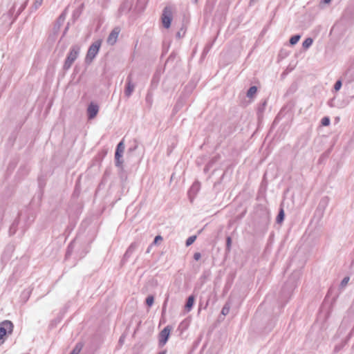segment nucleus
I'll use <instances>...</instances> for the list:
<instances>
[{"instance_id":"obj_1","label":"nucleus","mask_w":354,"mask_h":354,"mask_svg":"<svg viewBox=\"0 0 354 354\" xmlns=\"http://www.w3.org/2000/svg\"><path fill=\"white\" fill-rule=\"evenodd\" d=\"M299 278V272H293L283 286L281 292V299L287 302L288 299L291 297L293 290L297 286Z\"/></svg>"},{"instance_id":"obj_2","label":"nucleus","mask_w":354,"mask_h":354,"mask_svg":"<svg viewBox=\"0 0 354 354\" xmlns=\"http://www.w3.org/2000/svg\"><path fill=\"white\" fill-rule=\"evenodd\" d=\"M80 52V46L75 44V45H73L71 47L69 52L67 55V57L65 59V62L64 63V65H63L64 71H68L71 67V66L73 65L74 62L77 59V57L79 56Z\"/></svg>"},{"instance_id":"obj_3","label":"nucleus","mask_w":354,"mask_h":354,"mask_svg":"<svg viewBox=\"0 0 354 354\" xmlns=\"http://www.w3.org/2000/svg\"><path fill=\"white\" fill-rule=\"evenodd\" d=\"M101 43L100 40H97L89 46L85 57V62L87 64H90L98 53Z\"/></svg>"},{"instance_id":"obj_4","label":"nucleus","mask_w":354,"mask_h":354,"mask_svg":"<svg viewBox=\"0 0 354 354\" xmlns=\"http://www.w3.org/2000/svg\"><path fill=\"white\" fill-rule=\"evenodd\" d=\"M125 149L124 140H122L117 145L115 152V166L118 167H122L123 160H122V154Z\"/></svg>"},{"instance_id":"obj_5","label":"nucleus","mask_w":354,"mask_h":354,"mask_svg":"<svg viewBox=\"0 0 354 354\" xmlns=\"http://www.w3.org/2000/svg\"><path fill=\"white\" fill-rule=\"evenodd\" d=\"M161 19L162 25L165 28H169L172 20V8L170 6H166L162 11Z\"/></svg>"},{"instance_id":"obj_6","label":"nucleus","mask_w":354,"mask_h":354,"mask_svg":"<svg viewBox=\"0 0 354 354\" xmlns=\"http://www.w3.org/2000/svg\"><path fill=\"white\" fill-rule=\"evenodd\" d=\"M13 324L11 321L5 320L0 323V341L7 334H11L13 330Z\"/></svg>"},{"instance_id":"obj_7","label":"nucleus","mask_w":354,"mask_h":354,"mask_svg":"<svg viewBox=\"0 0 354 354\" xmlns=\"http://www.w3.org/2000/svg\"><path fill=\"white\" fill-rule=\"evenodd\" d=\"M172 327L169 325L165 327L158 335V346L162 347L166 344L170 335Z\"/></svg>"},{"instance_id":"obj_8","label":"nucleus","mask_w":354,"mask_h":354,"mask_svg":"<svg viewBox=\"0 0 354 354\" xmlns=\"http://www.w3.org/2000/svg\"><path fill=\"white\" fill-rule=\"evenodd\" d=\"M99 111V106L93 102H91L87 108V115L88 120L93 119Z\"/></svg>"},{"instance_id":"obj_9","label":"nucleus","mask_w":354,"mask_h":354,"mask_svg":"<svg viewBox=\"0 0 354 354\" xmlns=\"http://www.w3.org/2000/svg\"><path fill=\"white\" fill-rule=\"evenodd\" d=\"M135 88V84L132 82L131 75H129L127 78V84L124 89V95L129 97H130Z\"/></svg>"},{"instance_id":"obj_10","label":"nucleus","mask_w":354,"mask_h":354,"mask_svg":"<svg viewBox=\"0 0 354 354\" xmlns=\"http://www.w3.org/2000/svg\"><path fill=\"white\" fill-rule=\"evenodd\" d=\"M138 243H132L127 250L126 252L124 253L123 259L127 260L131 257V255L135 252V250L138 248Z\"/></svg>"},{"instance_id":"obj_11","label":"nucleus","mask_w":354,"mask_h":354,"mask_svg":"<svg viewBox=\"0 0 354 354\" xmlns=\"http://www.w3.org/2000/svg\"><path fill=\"white\" fill-rule=\"evenodd\" d=\"M118 35L119 30L118 28H114L109 34L107 39V42L111 45H113L116 42Z\"/></svg>"},{"instance_id":"obj_12","label":"nucleus","mask_w":354,"mask_h":354,"mask_svg":"<svg viewBox=\"0 0 354 354\" xmlns=\"http://www.w3.org/2000/svg\"><path fill=\"white\" fill-rule=\"evenodd\" d=\"M344 80L346 81L348 83L352 82L354 80V71L352 69H348L344 76H343Z\"/></svg>"},{"instance_id":"obj_13","label":"nucleus","mask_w":354,"mask_h":354,"mask_svg":"<svg viewBox=\"0 0 354 354\" xmlns=\"http://www.w3.org/2000/svg\"><path fill=\"white\" fill-rule=\"evenodd\" d=\"M195 301V297L194 295H190L188 297L185 308L187 311H190L194 306Z\"/></svg>"},{"instance_id":"obj_14","label":"nucleus","mask_w":354,"mask_h":354,"mask_svg":"<svg viewBox=\"0 0 354 354\" xmlns=\"http://www.w3.org/2000/svg\"><path fill=\"white\" fill-rule=\"evenodd\" d=\"M18 224H19L18 219H16L13 221V223H12V225L9 229L10 236H12L16 233Z\"/></svg>"},{"instance_id":"obj_15","label":"nucleus","mask_w":354,"mask_h":354,"mask_svg":"<svg viewBox=\"0 0 354 354\" xmlns=\"http://www.w3.org/2000/svg\"><path fill=\"white\" fill-rule=\"evenodd\" d=\"M200 189V183L198 182H195L194 183H193V185H192V187H190L189 190V194H196V193L198 192Z\"/></svg>"},{"instance_id":"obj_16","label":"nucleus","mask_w":354,"mask_h":354,"mask_svg":"<svg viewBox=\"0 0 354 354\" xmlns=\"http://www.w3.org/2000/svg\"><path fill=\"white\" fill-rule=\"evenodd\" d=\"M257 92V87L256 86H252L247 91V97L248 98H252Z\"/></svg>"},{"instance_id":"obj_17","label":"nucleus","mask_w":354,"mask_h":354,"mask_svg":"<svg viewBox=\"0 0 354 354\" xmlns=\"http://www.w3.org/2000/svg\"><path fill=\"white\" fill-rule=\"evenodd\" d=\"M284 217H285V213H284V210L283 208H281L279 209V212L278 213V215L276 218V222L277 223H281L283 220H284Z\"/></svg>"},{"instance_id":"obj_18","label":"nucleus","mask_w":354,"mask_h":354,"mask_svg":"<svg viewBox=\"0 0 354 354\" xmlns=\"http://www.w3.org/2000/svg\"><path fill=\"white\" fill-rule=\"evenodd\" d=\"M230 304L229 302H226L221 310V314L224 316L227 315L230 312Z\"/></svg>"},{"instance_id":"obj_19","label":"nucleus","mask_w":354,"mask_h":354,"mask_svg":"<svg viewBox=\"0 0 354 354\" xmlns=\"http://www.w3.org/2000/svg\"><path fill=\"white\" fill-rule=\"evenodd\" d=\"M232 247V238L230 236H227L226 238V246H225V252L229 253L231 251Z\"/></svg>"},{"instance_id":"obj_20","label":"nucleus","mask_w":354,"mask_h":354,"mask_svg":"<svg viewBox=\"0 0 354 354\" xmlns=\"http://www.w3.org/2000/svg\"><path fill=\"white\" fill-rule=\"evenodd\" d=\"M313 40L312 38H306L302 43V46L304 48H308L313 44Z\"/></svg>"},{"instance_id":"obj_21","label":"nucleus","mask_w":354,"mask_h":354,"mask_svg":"<svg viewBox=\"0 0 354 354\" xmlns=\"http://www.w3.org/2000/svg\"><path fill=\"white\" fill-rule=\"evenodd\" d=\"M301 36L299 35H295L292 36L289 40L291 45H295L300 39Z\"/></svg>"},{"instance_id":"obj_22","label":"nucleus","mask_w":354,"mask_h":354,"mask_svg":"<svg viewBox=\"0 0 354 354\" xmlns=\"http://www.w3.org/2000/svg\"><path fill=\"white\" fill-rule=\"evenodd\" d=\"M196 235H193V236H189L186 240V242H185L186 246L191 245L196 241Z\"/></svg>"},{"instance_id":"obj_23","label":"nucleus","mask_w":354,"mask_h":354,"mask_svg":"<svg viewBox=\"0 0 354 354\" xmlns=\"http://www.w3.org/2000/svg\"><path fill=\"white\" fill-rule=\"evenodd\" d=\"M154 302V297L153 295H149L147 298H146V304L148 306H151L153 305Z\"/></svg>"},{"instance_id":"obj_24","label":"nucleus","mask_w":354,"mask_h":354,"mask_svg":"<svg viewBox=\"0 0 354 354\" xmlns=\"http://www.w3.org/2000/svg\"><path fill=\"white\" fill-rule=\"evenodd\" d=\"M344 343H341L339 344H337L335 348H334V350H333V353L335 354L339 353L344 347Z\"/></svg>"},{"instance_id":"obj_25","label":"nucleus","mask_w":354,"mask_h":354,"mask_svg":"<svg viewBox=\"0 0 354 354\" xmlns=\"http://www.w3.org/2000/svg\"><path fill=\"white\" fill-rule=\"evenodd\" d=\"M342 86V80H338L334 85V89L335 90V91H338L341 88Z\"/></svg>"},{"instance_id":"obj_26","label":"nucleus","mask_w":354,"mask_h":354,"mask_svg":"<svg viewBox=\"0 0 354 354\" xmlns=\"http://www.w3.org/2000/svg\"><path fill=\"white\" fill-rule=\"evenodd\" d=\"M330 118L328 117H324L321 120V124L323 126H328L330 124Z\"/></svg>"},{"instance_id":"obj_27","label":"nucleus","mask_w":354,"mask_h":354,"mask_svg":"<svg viewBox=\"0 0 354 354\" xmlns=\"http://www.w3.org/2000/svg\"><path fill=\"white\" fill-rule=\"evenodd\" d=\"M349 277H345L340 283V288H344L349 281Z\"/></svg>"},{"instance_id":"obj_28","label":"nucleus","mask_w":354,"mask_h":354,"mask_svg":"<svg viewBox=\"0 0 354 354\" xmlns=\"http://www.w3.org/2000/svg\"><path fill=\"white\" fill-rule=\"evenodd\" d=\"M138 148V143L136 141H134V145L129 147L127 151V154H129L132 153L133 151H136Z\"/></svg>"},{"instance_id":"obj_29","label":"nucleus","mask_w":354,"mask_h":354,"mask_svg":"<svg viewBox=\"0 0 354 354\" xmlns=\"http://www.w3.org/2000/svg\"><path fill=\"white\" fill-rule=\"evenodd\" d=\"M26 5H27V1H25L22 5L20 6V7L19 8V9H18V10L17 12V16L19 15L21 13V12L26 7Z\"/></svg>"},{"instance_id":"obj_30","label":"nucleus","mask_w":354,"mask_h":354,"mask_svg":"<svg viewBox=\"0 0 354 354\" xmlns=\"http://www.w3.org/2000/svg\"><path fill=\"white\" fill-rule=\"evenodd\" d=\"M266 104H267V102H266V100H265L264 102H263L259 105V108H258V111H259V112H263V110L265 109V107H266Z\"/></svg>"},{"instance_id":"obj_31","label":"nucleus","mask_w":354,"mask_h":354,"mask_svg":"<svg viewBox=\"0 0 354 354\" xmlns=\"http://www.w3.org/2000/svg\"><path fill=\"white\" fill-rule=\"evenodd\" d=\"M81 351V347H79L78 345L73 349L70 354H79Z\"/></svg>"},{"instance_id":"obj_32","label":"nucleus","mask_w":354,"mask_h":354,"mask_svg":"<svg viewBox=\"0 0 354 354\" xmlns=\"http://www.w3.org/2000/svg\"><path fill=\"white\" fill-rule=\"evenodd\" d=\"M81 351V347H79L78 345L73 349L70 354H79Z\"/></svg>"},{"instance_id":"obj_33","label":"nucleus","mask_w":354,"mask_h":354,"mask_svg":"<svg viewBox=\"0 0 354 354\" xmlns=\"http://www.w3.org/2000/svg\"><path fill=\"white\" fill-rule=\"evenodd\" d=\"M81 351V347H79L78 345L73 349L70 354H79Z\"/></svg>"},{"instance_id":"obj_34","label":"nucleus","mask_w":354,"mask_h":354,"mask_svg":"<svg viewBox=\"0 0 354 354\" xmlns=\"http://www.w3.org/2000/svg\"><path fill=\"white\" fill-rule=\"evenodd\" d=\"M72 250H73V243H70L69 245L68 246V249H67V252H66V257H68L71 255V252H72Z\"/></svg>"},{"instance_id":"obj_35","label":"nucleus","mask_w":354,"mask_h":354,"mask_svg":"<svg viewBox=\"0 0 354 354\" xmlns=\"http://www.w3.org/2000/svg\"><path fill=\"white\" fill-rule=\"evenodd\" d=\"M212 46V44H207L205 48H204V50H203V54H206L209 52V50H210L211 47Z\"/></svg>"},{"instance_id":"obj_36","label":"nucleus","mask_w":354,"mask_h":354,"mask_svg":"<svg viewBox=\"0 0 354 354\" xmlns=\"http://www.w3.org/2000/svg\"><path fill=\"white\" fill-rule=\"evenodd\" d=\"M162 237L160 235H158L155 237L153 244H157L159 241H162Z\"/></svg>"},{"instance_id":"obj_37","label":"nucleus","mask_w":354,"mask_h":354,"mask_svg":"<svg viewBox=\"0 0 354 354\" xmlns=\"http://www.w3.org/2000/svg\"><path fill=\"white\" fill-rule=\"evenodd\" d=\"M201 257V254L200 252H196L194 253V259L196 260V261H198Z\"/></svg>"},{"instance_id":"obj_38","label":"nucleus","mask_w":354,"mask_h":354,"mask_svg":"<svg viewBox=\"0 0 354 354\" xmlns=\"http://www.w3.org/2000/svg\"><path fill=\"white\" fill-rule=\"evenodd\" d=\"M43 0H36L35 3V8L37 9L42 3Z\"/></svg>"},{"instance_id":"obj_39","label":"nucleus","mask_w":354,"mask_h":354,"mask_svg":"<svg viewBox=\"0 0 354 354\" xmlns=\"http://www.w3.org/2000/svg\"><path fill=\"white\" fill-rule=\"evenodd\" d=\"M128 4V1L125 2V3H123L122 5L120 6V9H119V11L121 12V13H123L124 12V7H126V6Z\"/></svg>"},{"instance_id":"obj_40","label":"nucleus","mask_w":354,"mask_h":354,"mask_svg":"<svg viewBox=\"0 0 354 354\" xmlns=\"http://www.w3.org/2000/svg\"><path fill=\"white\" fill-rule=\"evenodd\" d=\"M213 163V160L212 161H210L206 166V167L205 168V171H207L208 168L209 167H211L212 164Z\"/></svg>"},{"instance_id":"obj_41","label":"nucleus","mask_w":354,"mask_h":354,"mask_svg":"<svg viewBox=\"0 0 354 354\" xmlns=\"http://www.w3.org/2000/svg\"><path fill=\"white\" fill-rule=\"evenodd\" d=\"M64 17H64V13H62V14H61V15L59 16V20H62V21H64Z\"/></svg>"},{"instance_id":"obj_42","label":"nucleus","mask_w":354,"mask_h":354,"mask_svg":"<svg viewBox=\"0 0 354 354\" xmlns=\"http://www.w3.org/2000/svg\"><path fill=\"white\" fill-rule=\"evenodd\" d=\"M180 30H183V29H181ZM176 37H178V38H180L182 37L181 35V31H178L177 33H176Z\"/></svg>"},{"instance_id":"obj_43","label":"nucleus","mask_w":354,"mask_h":354,"mask_svg":"<svg viewBox=\"0 0 354 354\" xmlns=\"http://www.w3.org/2000/svg\"><path fill=\"white\" fill-rule=\"evenodd\" d=\"M331 0H322V2L324 3H329Z\"/></svg>"},{"instance_id":"obj_44","label":"nucleus","mask_w":354,"mask_h":354,"mask_svg":"<svg viewBox=\"0 0 354 354\" xmlns=\"http://www.w3.org/2000/svg\"><path fill=\"white\" fill-rule=\"evenodd\" d=\"M166 353H167V351L165 350V351L159 352L158 354H166Z\"/></svg>"},{"instance_id":"obj_45","label":"nucleus","mask_w":354,"mask_h":354,"mask_svg":"<svg viewBox=\"0 0 354 354\" xmlns=\"http://www.w3.org/2000/svg\"><path fill=\"white\" fill-rule=\"evenodd\" d=\"M258 0H250V4H252V3L255 2V1H257Z\"/></svg>"},{"instance_id":"obj_46","label":"nucleus","mask_w":354,"mask_h":354,"mask_svg":"<svg viewBox=\"0 0 354 354\" xmlns=\"http://www.w3.org/2000/svg\"><path fill=\"white\" fill-rule=\"evenodd\" d=\"M129 5H131V3ZM127 9L128 10H130V6H127Z\"/></svg>"},{"instance_id":"obj_47","label":"nucleus","mask_w":354,"mask_h":354,"mask_svg":"<svg viewBox=\"0 0 354 354\" xmlns=\"http://www.w3.org/2000/svg\"><path fill=\"white\" fill-rule=\"evenodd\" d=\"M149 251H150V248H149L147 249V252H149Z\"/></svg>"},{"instance_id":"obj_48","label":"nucleus","mask_w":354,"mask_h":354,"mask_svg":"<svg viewBox=\"0 0 354 354\" xmlns=\"http://www.w3.org/2000/svg\"><path fill=\"white\" fill-rule=\"evenodd\" d=\"M148 96L146 97V100H148V101H150V99H148Z\"/></svg>"},{"instance_id":"obj_49","label":"nucleus","mask_w":354,"mask_h":354,"mask_svg":"<svg viewBox=\"0 0 354 354\" xmlns=\"http://www.w3.org/2000/svg\"><path fill=\"white\" fill-rule=\"evenodd\" d=\"M148 96L146 97V100H148V101H150V99H148Z\"/></svg>"},{"instance_id":"obj_50","label":"nucleus","mask_w":354,"mask_h":354,"mask_svg":"<svg viewBox=\"0 0 354 354\" xmlns=\"http://www.w3.org/2000/svg\"><path fill=\"white\" fill-rule=\"evenodd\" d=\"M171 55H170L169 57H168V61L171 59Z\"/></svg>"},{"instance_id":"obj_51","label":"nucleus","mask_w":354,"mask_h":354,"mask_svg":"<svg viewBox=\"0 0 354 354\" xmlns=\"http://www.w3.org/2000/svg\"><path fill=\"white\" fill-rule=\"evenodd\" d=\"M195 1L196 2V1H197V0H195Z\"/></svg>"}]
</instances>
